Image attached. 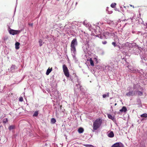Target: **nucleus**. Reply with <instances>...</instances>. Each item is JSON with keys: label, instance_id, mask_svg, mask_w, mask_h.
I'll return each instance as SVG.
<instances>
[{"label": "nucleus", "instance_id": "nucleus-36", "mask_svg": "<svg viewBox=\"0 0 147 147\" xmlns=\"http://www.w3.org/2000/svg\"><path fill=\"white\" fill-rule=\"evenodd\" d=\"M138 101L139 102H140V100H138Z\"/></svg>", "mask_w": 147, "mask_h": 147}, {"label": "nucleus", "instance_id": "nucleus-21", "mask_svg": "<svg viewBox=\"0 0 147 147\" xmlns=\"http://www.w3.org/2000/svg\"><path fill=\"white\" fill-rule=\"evenodd\" d=\"M51 123L54 124L56 122V120L55 118H52L51 119Z\"/></svg>", "mask_w": 147, "mask_h": 147}, {"label": "nucleus", "instance_id": "nucleus-7", "mask_svg": "<svg viewBox=\"0 0 147 147\" xmlns=\"http://www.w3.org/2000/svg\"><path fill=\"white\" fill-rule=\"evenodd\" d=\"M123 144L121 142H117L113 144L112 147H123Z\"/></svg>", "mask_w": 147, "mask_h": 147}, {"label": "nucleus", "instance_id": "nucleus-18", "mask_svg": "<svg viewBox=\"0 0 147 147\" xmlns=\"http://www.w3.org/2000/svg\"><path fill=\"white\" fill-rule=\"evenodd\" d=\"M89 61H90V63L91 65L92 66H94V65L93 61L92 58H90V59Z\"/></svg>", "mask_w": 147, "mask_h": 147}, {"label": "nucleus", "instance_id": "nucleus-34", "mask_svg": "<svg viewBox=\"0 0 147 147\" xmlns=\"http://www.w3.org/2000/svg\"><path fill=\"white\" fill-rule=\"evenodd\" d=\"M130 6H131V7H133V8H134V5H130Z\"/></svg>", "mask_w": 147, "mask_h": 147}, {"label": "nucleus", "instance_id": "nucleus-41", "mask_svg": "<svg viewBox=\"0 0 147 147\" xmlns=\"http://www.w3.org/2000/svg\"><path fill=\"white\" fill-rule=\"evenodd\" d=\"M111 108H112V106H111Z\"/></svg>", "mask_w": 147, "mask_h": 147}, {"label": "nucleus", "instance_id": "nucleus-38", "mask_svg": "<svg viewBox=\"0 0 147 147\" xmlns=\"http://www.w3.org/2000/svg\"><path fill=\"white\" fill-rule=\"evenodd\" d=\"M83 24H84H84H85V22H83Z\"/></svg>", "mask_w": 147, "mask_h": 147}, {"label": "nucleus", "instance_id": "nucleus-11", "mask_svg": "<svg viewBox=\"0 0 147 147\" xmlns=\"http://www.w3.org/2000/svg\"><path fill=\"white\" fill-rule=\"evenodd\" d=\"M127 111V110L125 106L123 107L122 108L119 110L121 112H126Z\"/></svg>", "mask_w": 147, "mask_h": 147}, {"label": "nucleus", "instance_id": "nucleus-26", "mask_svg": "<svg viewBox=\"0 0 147 147\" xmlns=\"http://www.w3.org/2000/svg\"><path fill=\"white\" fill-rule=\"evenodd\" d=\"M38 112L37 111H35L33 115V116L34 117H36L38 115Z\"/></svg>", "mask_w": 147, "mask_h": 147}, {"label": "nucleus", "instance_id": "nucleus-17", "mask_svg": "<svg viewBox=\"0 0 147 147\" xmlns=\"http://www.w3.org/2000/svg\"><path fill=\"white\" fill-rule=\"evenodd\" d=\"M52 70V68H51V69H49H49H48L47 70L46 73V74L47 75H48L49 74V73L51 72Z\"/></svg>", "mask_w": 147, "mask_h": 147}, {"label": "nucleus", "instance_id": "nucleus-2", "mask_svg": "<svg viewBox=\"0 0 147 147\" xmlns=\"http://www.w3.org/2000/svg\"><path fill=\"white\" fill-rule=\"evenodd\" d=\"M102 123V120L101 119H96L93 123V131L99 128Z\"/></svg>", "mask_w": 147, "mask_h": 147}, {"label": "nucleus", "instance_id": "nucleus-30", "mask_svg": "<svg viewBox=\"0 0 147 147\" xmlns=\"http://www.w3.org/2000/svg\"><path fill=\"white\" fill-rule=\"evenodd\" d=\"M76 86H77L78 88H79L80 90H81V88L82 87V86H81L80 84H78L77 85H76Z\"/></svg>", "mask_w": 147, "mask_h": 147}, {"label": "nucleus", "instance_id": "nucleus-12", "mask_svg": "<svg viewBox=\"0 0 147 147\" xmlns=\"http://www.w3.org/2000/svg\"><path fill=\"white\" fill-rule=\"evenodd\" d=\"M107 136L109 138H113L114 136V134L113 132L111 131L108 133Z\"/></svg>", "mask_w": 147, "mask_h": 147}, {"label": "nucleus", "instance_id": "nucleus-9", "mask_svg": "<svg viewBox=\"0 0 147 147\" xmlns=\"http://www.w3.org/2000/svg\"><path fill=\"white\" fill-rule=\"evenodd\" d=\"M126 95L127 96H130L135 95V94H134V91H129L126 94Z\"/></svg>", "mask_w": 147, "mask_h": 147}, {"label": "nucleus", "instance_id": "nucleus-33", "mask_svg": "<svg viewBox=\"0 0 147 147\" xmlns=\"http://www.w3.org/2000/svg\"><path fill=\"white\" fill-rule=\"evenodd\" d=\"M94 59L96 61V62H97V59L96 58H94Z\"/></svg>", "mask_w": 147, "mask_h": 147}, {"label": "nucleus", "instance_id": "nucleus-23", "mask_svg": "<svg viewBox=\"0 0 147 147\" xmlns=\"http://www.w3.org/2000/svg\"><path fill=\"white\" fill-rule=\"evenodd\" d=\"M38 42L39 44V46L40 47L42 45V44L44 43V42H42V41L41 39L39 40Z\"/></svg>", "mask_w": 147, "mask_h": 147}, {"label": "nucleus", "instance_id": "nucleus-13", "mask_svg": "<svg viewBox=\"0 0 147 147\" xmlns=\"http://www.w3.org/2000/svg\"><path fill=\"white\" fill-rule=\"evenodd\" d=\"M134 94H135V95L137 94L138 95L141 96L142 95L143 93L141 91H134Z\"/></svg>", "mask_w": 147, "mask_h": 147}, {"label": "nucleus", "instance_id": "nucleus-22", "mask_svg": "<svg viewBox=\"0 0 147 147\" xmlns=\"http://www.w3.org/2000/svg\"><path fill=\"white\" fill-rule=\"evenodd\" d=\"M141 117H147V114L146 113H143L140 115Z\"/></svg>", "mask_w": 147, "mask_h": 147}, {"label": "nucleus", "instance_id": "nucleus-1", "mask_svg": "<svg viewBox=\"0 0 147 147\" xmlns=\"http://www.w3.org/2000/svg\"><path fill=\"white\" fill-rule=\"evenodd\" d=\"M78 45V42L76 38H74L71 41V50L73 57H75L76 53V47Z\"/></svg>", "mask_w": 147, "mask_h": 147}, {"label": "nucleus", "instance_id": "nucleus-10", "mask_svg": "<svg viewBox=\"0 0 147 147\" xmlns=\"http://www.w3.org/2000/svg\"><path fill=\"white\" fill-rule=\"evenodd\" d=\"M103 70H105L107 69L109 70H111L112 69V68L109 66H106L105 65L103 66Z\"/></svg>", "mask_w": 147, "mask_h": 147}, {"label": "nucleus", "instance_id": "nucleus-19", "mask_svg": "<svg viewBox=\"0 0 147 147\" xmlns=\"http://www.w3.org/2000/svg\"><path fill=\"white\" fill-rule=\"evenodd\" d=\"M83 145L86 147H93L94 146L91 144H83Z\"/></svg>", "mask_w": 147, "mask_h": 147}, {"label": "nucleus", "instance_id": "nucleus-4", "mask_svg": "<svg viewBox=\"0 0 147 147\" xmlns=\"http://www.w3.org/2000/svg\"><path fill=\"white\" fill-rule=\"evenodd\" d=\"M8 30L9 33L12 35L17 34L20 32V30H14L11 29L10 28H9Z\"/></svg>", "mask_w": 147, "mask_h": 147}, {"label": "nucleus", "instance_id": "nucleus-20", "mask_svg": "<svg viewBox=\"0 0 147 147\" xmlns=\"http://www.w3.org/2000/svg\"><path fill=\"white\" fill-rule=\"evenodd\" d=\"M109 96V93H107V94H104L102 95V97L103 98H105L106 97H108Z\"/></svg>", "mask_w": 147, "mask_h": 147}, {"label": "nucleus", "instance_id": "nucleus-32", "mask_svg": "<svg viewBox=\"0 0 147 147\" xmlns=\"http://www.w3.org/2000/svg\"><path fill=\"white\" fill-rule=\"evenodd\" d=\"M102 43L104 45H105L107 43V42L106 41H103L102 42Z\"/></svg>", "mask_w": 147, "mask_h": 147}, {"label": "nucleus", "instance_id": "nucleus-6", "mask_svg": "<svg viewBox=\"0 0 147 147\" xmlns=\"http://www.w3.org/2000/svg\"><path fill=\"white\" fill-rule=\"evenodd\" d=\"M127 67L129 69V71H131L132 72L135 73L138 71L137 69H135V68L131 65H128L127 66Z\"/></svg>", "mask_w": 147, "mask_h": 147}, {"label": "nucleus", "instance_id": "nucleus-40", "mask_svg": "<svg viewBox=\"0 0 147 147\" xmlns=\"http://www.w3.org/2000/svg\"><path fill=\"white\" fill-rule=\"evenodd\" d=\"M108 35H110V34L109 33H108Z\"/></svg>", "mask_w": 147, "mask_h": 147}, {"label": "nucleus", "instance_id": "nucleus-3", "mask_svg": "<svg viewBox=\"0 0 147 147\" xmlns=\"http://www.w3.org/2000/svg\"><path fill=\"white\" fill-rule=\"evenodd\" d=\"M63 69L65 75L67 78L69 77V74L68 69L65 65H63Z\"/></svg>", "mask_w": 147, "mask_h": 147}, {"label": "nucleus", "instance_id": "nucleus-14", "mask_svg": "<svg viewBox=\"0 0 147 147\" xmlns=\"http://www.w3.org/2000/svg\"><path fill=\"white\" fill-rule=\"evenodd\" d=\"M20 43L19 42H17L15 43V48L16 49H18L19 48V45Z\"/></svg>", "mask_w": 147, "mask_h": 147}, {"label": "nucleus", "instance_id": "nucleus-28", "mask_svg": "<svg viewBox=\"0 0 147 147\" xmlns=\"http://www.w3.org/2000/svg\"><path fill=\"white\" fill-rule=\"evenodd\" d=\"M116 3H112L111 5V6L112 8H114L115 7V6H116Z\"/></svg>", "mask_w": 147, "mask_h": 147}, {"label": "nucleus", "instance_id": "nucleus-8", "mask_svg": "<svg viewBox=\"0 0 147 147\" xmlns=\"http://www.w3.org/2000/svg\"><path fill=\"white\" fill-rule=\"evenodd\" d=\"M17 68V67L15 65H13L11 66L10 68V71L11 72H15Z\"/></svg>", "mask_w": 147, "mask_h": 147}, {"label": "nucleus", "instance_id": "nucleus-15", "mask_svg": "<svg viewBox=\"0 0 147 147\" xmlns=\"http://www.w3.org/2000/svg\"><path fill=\"white\" fill-rule=\"evenodd\" d=\"M107 116L109 119H110L112 120H114L115 119L114 117L110 114H108Z\"/></svg>", "mask_w": 147, "mask_h": 147}, {"label": "nucleus", "instance_id": "nucleus-5", "mask_svg": "<svg viewBox=\"0 0 147 147\" xmlns=\"http://www.w3.org/2000/svg\"><path fill=\"white\" fill-rule=\"evenodd\" d=\"M114 41L112 42V45L114 47H115L118 46L117 44L119 42V39L118 37L115 36L114 37Z\"/></svg>", "mask_w": 147, "mask_h": 147}, {"label": "nucleus", "instance_id": "nucleus-31", "mask_svg": "<svg viewBox=\"0 0 147 147\" xmlns=\"http://www.w3.org/2000/svg\"><path fill=\"white\" fill-rule=\"evenodd\" d=\"M23 99L22 97H20V98L19 100L20 101L22 102L23 101Z\"/></svg>", "mask_w": 147, "mask_h": 147}, {"label": "nucleus", "instance_id": "nucleus-37", "mask_svg": "<svg viewBox=\"0 0 147 147\" xmlns=\"http://www.w3.org/2000/svg\"><path fill=\"white\" fill-rule=\"evenodd\" d=\"M77 3H78L77 2H76V5H77Z\"/></svg>", "mask_w": 147, "mask_h": 147}, {"label": "nucleus", "instance_id": "nucleus-35", "mask_svg": "<svg viewBox=\"0 0 147 147\" xmlns=\"http://www.w3.org/2000/svg\"><path fill=\"white\" fill-rule=\"evenodd\" d=\"M29 25L31 26H32V25H33V24L32 23H31V24H29Z\"/></svg>", "mask_w": 147, "mask_h": 147}, {"label": "nucleus", "instance_id": "nucleus-25", "mask_svg": "<svg viewBox=\"0 0 147 147\" xmlns=\"http://www.w3.org/2000/svg\"><path fill=\"white\" fill-rule=\"evenodd\" d=\"M14 126L11 125V126H10L9 127V129L10 130L14 129Z\"/></svg>", "mask_w": 147, "mask_h": 147}, {"label": "nucleus", "instance_id": "nucleus-39", "mask_svg": "<svg viewBox=\"0 0 147 147\" xmlns=\"http://www.w3.org/2000/svg\"><path fill=\"white\" fill-rule=\"evenodd\" d=\"M117 103H115V106H116L117 105Z\"/></svg>", "mask_w": 147, "mask_h": 147}, {"label": "nucleus", "instance_id": "nucleus-43", "mask_svg": "<svg viewBox=\"0 0 147 147\" xmlns=\"http://www.w3.org/2000/svg\"><path fill=\"white\" fill-rule=\"evenodd\" d=\"M96 147L94 146V147Z\"/></svg>", "mask_w": 147, "mask_h": 147}, {"label": "nucleus", "instance_id": "nucleus-16", "mask_svg": "<svg viewBox=\"0 0 147 147\" xmlns=\"http://www.w3.org/2000/svg\"><path fill=\"white\" fill-rule=\"evenodd\" d=\"M84 131V129L82 127H80L79 128V129L78 130V132L79 133H82Z\"/></svg>", "mask_w": 147, "mask_h": 147}, {"label": "nucleus", "instance_id": "nucleus-27", "mask_svg": "<svg viewBox=\"0 0 147 147\" xmlns=\"http://www.w3.org/2000/svg\"><path fill=\"white\" fill-rule=\"evenodd\" d=\"M86 47V45H85L83 47V49H84V51H85V52H86V51H87L88 50V48H86V49H85V47Z\"/></svg>", "mask_w": 147, "mask_h": 147}, {"label": "nucleus", "instance_id": "nucleus-42", "mask_svg": "<svg viewBox=\"0 0 147 147\" xmlns=\"http://www.w3.org/2000/svg\"><path fill=\"white\" fill-rule=\"evenodd\" d=\"M55 92H57V91H56Z\"/></svg>", "mask_w": 147, "mask_h": 147}, {"label": "nucleus", "instance_id": "nucleus-24", "mask_svg": "<svg viewBox=\"0 0 147 147\" xmlns=\"http://www.w3.org/2000/svg\"><path fill=\"white\" fill-rule=\"evenodd\" d=\"M96 36L98 37L99 38H100L101 39H102L104 37V36L99 34L96 35Z\"/></svg>", "mask_w": 147, "mask_h": 147}, {"label": "nucleus", "instance_id": "nucleus-29", "mask_svg": "<svg viewBox=\"0 0 147 147\" xmlns=\"http://www.w3.org/2000/svg\"><path fill=\"white\" fill-rule=\"evenodd\" d=\"M8 119L7 118H5L3 119V122L4 123H6L8 121Z\"/></svg>", "mask_w": 147, "mask_h": 147}]
</instances>
